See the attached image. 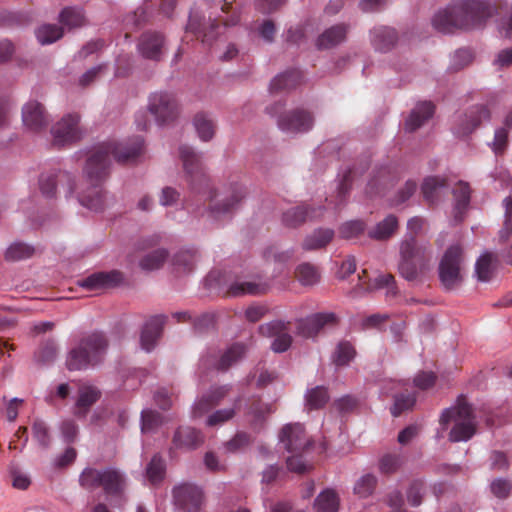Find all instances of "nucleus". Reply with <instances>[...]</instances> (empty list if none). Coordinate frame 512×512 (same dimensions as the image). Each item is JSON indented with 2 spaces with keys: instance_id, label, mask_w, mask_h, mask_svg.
<instances>
[{
  "instance_id": "f8f14e48",
  "label": "nucleus",
  "mask_w": 512,
  "mask_h": 512,
  "mask_svg": "<svg viewBox=\"0 0 512 512\" xmlns=\"http://www.w3.org/2000/svg\"><path fill=\"white\" fill-rule=\"evenodd\" d=\"M173 499L179 511L198 512L203 503V492L196 485L183 483L173 489Z\"/></svg>"
},
{
  "instance_id": "a211bd4d",
  "label": "nucleus",
  "mask_w": 512,
  "mask_h": 512,
  "mask_svg": "<svg viewBox=\"0 0 512 512\" xmlns=\"http://www.w3.org/2000/svg\"><path fill=\"white\" fill-rule=\"evenodd\" d=\"M164 37L157 32L144 33L138 42V50L142 57L159 61L164 52Z\"/></svg>"
},
{
  "instance_id": "b1692460",
  "label": "nucleus",
  "mask_w": 512,
  "mask_h": 512,
  "mask_svg": "<svg viewBox=\"0 0 512 512\" xmlns=\"http://www.w3.org/2000/svg\"><path fill=\"white\" fill-rule=\"evenodd\" d=\"M163 325L164 320L161 316L152 317L146 322L140 336V343L143 350L150 352L155 347L161 335Z\"/></svg>"
},
{
  "instance_id": "bb28decb",
  "label": "nucleus",
  "mask_w": 512,
  "mask_h": 512,
  "mask_svg": "<svg viewBox=\"0 0 512 512\" xmlns=\"http://www.w3.org/2000/svg\"><path fill=\"white\" fill-rule=\"evenodd\" d=\"M373 47L381 52L390 50L397 41V33L394 28L388 26H376L371 32Z\"/></svg>"
},
{
  "instance_id": "f03ea898",
  "label": "nucleus",
  "mask_w": 512,
  "mask_h": 512,
  "mask_svg": "<svg viewBox=\"0 0 512 512\" xmlns=\"http://www.w3.org/2000/svg\"><path fill=\"white\" fill-rule=\"evenodd\" d=\"M108 349V340L101 332L83 336L79 344L70 350L66 366L70 371L84 370L99 364Z\"/></svg>"
},
{
  "instance_id": "09e8293b",
  "label": "nucleus",
  "mask_w": 512,
  "mask_h": 512,
  "mask_svg": "<svg viewBox=\"0 0 512 512\" xmlns=\"http://www.w3.org/2000/svg\"><path fill=\"white\" fill-rule=\"evenodd\" d=\"M60 22L68 29L80 27L85 19L82 11L78 8H65L60 13Z\"/></svg>"
},
{
  "instance_id": "37998d69",
  "label": "nucleus",
  "mask_w": 512,
  "mask_h": 512,
  "mask_svg": "<svg viewBox=\"0 0 512 512\" xmlns=\"http://www.w3.org/2000/svg\"><path fill=\"white\" fill-rule=\"evenodd\" d=\"M296 277L302 285L311 286L320 280V273L316 266L302 263L296 269Z\"/></svg>"
},
{
  "instance_id": "4468645a",
  "label": "nucleus",
  "mask_w": 512,
  "mask_h": 512,
  "mask_svg": "<svg viewBox=\"0 0 512 512\" xmlns=\"http://www.w3.org/2000/svg\"><path fill=\"white\" fill-rule=\"evenodd\" d=\"M280 443L290 453H301L310 444L301 424H287L279 434Z\"/></svg>"
},
{
  "instance_id": "e433bc0d",
  "label": "nucleus",
  "mask_w": 512,
  "mask_h": 512,
  "mask_svg": "<svg viewBox=\"0 0 512 512\" xmlns=\"http://www.w3.org/2000/svg\"><path fill=\"white\" fill-rule=\"evenodd\" d=\"M36 249L24 242H14L8 246L5 251V259L10 262H16L28 259L35 254Z\"/></svg>"
},
{
  "instance_id": "473e14b6",
  "label": "nucleus",
  "mask_w": 512,
  "mask_h": 512,
  "mask_svg": "<svg viewBox=\"0 0 512 512\" xmlns=\"http://www.w3.org/2000/svg\"><path fill=\"white\" fill-rule=\"evenodd\" d=\"M446 188V180L438 176L427 177L421 186L424 199L431 203H437Z\"/></svg>"
},
{
  "instance_id": "1a4fd4ad",
  "label": "nucleus",
  "mask_w": 512,
  "mask_h": 512,
  "mask_svg": "<svg viewBox=\"0 0 512 512\" xmlns=\"http://www.w3.org/2000/svg\"><path fill=\"white\" fill-rule=\"evenodd\" d=\"M179 157L182 161L186 181L191 188L198 191L208 182L201 158L187 145L179 147Z\"/></svg>"
},
{
  "instance_id": "6e6d98bb",
  "label": "nucleus",
  "mask_w": 512,
  "mask_h": 512,
  "mask_svg": "<svg viewBox=\"0 0 512 512\" xmlns=\"http://www.w3.org/2000/svg\"><path fill=\"white\" fill-rule=\"evenodd\" d=\"M365 230L364 222L360 220H352L343 223L339 228V234L342 238L351 239L362 234Z\"/></svg>"
},
{
  "instance_id": "ddd939ff",
  "label": "nucleus",
  "mask_w": 512,
  "mask_h": 512,
  "mask_svg": "<svg viewBox=\"0 0 512 512\" xmlns=\"http://www.w3.org/2000/svg\"><path fill=\"white\" fill-rule=\"evenodd\" d=\"M244 198V190L240 186H233L221 195L214 196V204L208 210V217L218 220L230 213Z\"/></svg>"
},
{
  "instance_id": "cd10ccee",
  "label": "nucleus",
  "mask_w": 512,
  "mask_h": 512,
  "mask_svg": "<svg viewBox=\"0 0 512 512\" xmlns=\"http://www.w3.org/2000/svg\"><path fill=\"white\" fill-rule=\"evenodd\" d=\"M228 393V388L218 387L210 392L204 394L197 399L193 406V416L201 417L204 413L209 411L213 406L217 405Z\"/></svg>"
},
{
  "instance_id": "0eeeda50",
  "label": "nucleus",
  "mask_w": 512,
  "mask_h": 512,
  "mask_svg": "<svg viewBox=\"0 0 512 512\" xmlns=\"http://www.w3.org/2000/svg\"><path fill=\"white\" fill-rule=\"evenodd\" d=\"M462 263V248L459 245H451L445 251L439 264V277L445 288L452 289L461 283Z\"/></svg>"
},
{
  "instance_id": "72a5a7b5",
  "label": "nucleus",
  "mask_w": 512,
  "mask_h": 512,
  "mask_svg": "<svg viewBox=\"0 0 512 512\" xmlns=\"http://www.w3.org/2000/svg\"><path fill=\"white\" fill-rule=\"evenodd\" d=\"M454 195V218L456 221L463 219V213L469 205L471 190L468 183L459 181L453 188Z\"/></svg>"
},
{
  "instance_id": "0e129e2a",
  "label": "nucleus",
  "mask_w": 512,
  "mask_h": 512,
  "mask_svg": "<svg viewBox=\"0 0 512 512\" xmlns=\"http://www.w3.org/2000/svg\"><path fill=\"white\" fill-rule=\"evenodd\" d=\"M497 70L506 69L512 66V47L498 51L492 62Z\"/></svg>"
},
{
  "instance_id": "774afa93",
  "label": "nucleus",
  "mask_w": 512,
  "mask_h": 512,
  "mask_svg": "<svg viewBox=\"0 0 512 512\" xmlns=\"http://www.w3.org/2000/svg\"><path fill=\"white\" fill-rule=\"evenodd\" d=\"M417 184L414 181H407L403 188H401L395 199L393 200V205H399L407 201L416 191Z\"/></svg>"
},
{
  "instance_id": "bf43d9fd",
  "label": "nucleus",
  "mask_w": 512,
  "mask_h": 512,
  "mask_svg": "<svg viewBox=\"0 0 512 512\" xmlns=\"http://www.w3.org/2000/svg\"><path fill=\"white\" fill-rule=\"evenodd\" d=\"M355 350L348 342H341L335 351L334 361L337 365H346L353 359Z\"/></svg>"
},
{
  "instance_id": "5fc2aeb1",
  "label": "nucleus",
  "mask_w": 512,
  "mask_h": 512,
  "mask_svg": "<svg viewBox=\"0 0 512 512\" xmlns=\"http://www.w3.org/2000/svg\"><path fill=\"white\" fill-rule=\"evenodd\" d=\"M141 419V431L143 433L152 432L162 424L161 415L151 409L143 410Z\"/></svg>"
},
{
  "instance_id": "c756f323",
  "label": "nucleus",
  "mask_w": 512,
  "mask_h": 512,
  "mask_svg": "<svg viewBox=\"0 0 512 512\" xmlns=\"http://www.w3.org/2000/svg\"><path fill=\"white\" fill-rule=\"evenodd\" d=\"M434 114V105L431 102H421L412 110L406 120V130L413 132L428 121Z\"/></svg>"
},
{
  "instance_id": "c03bdc74",
  "label": "nucleus",
  "mask_w": 512,
  "mask_h": 512,
  "mask_svg": "<svg viewBox=\"0 0 512 512\" xmlns=\"http://www.w3.org/2000/svg\"><path fill=\"white\" fill-rule=\"evenodd\" d=\"M329 400L327 390L322 386H317L306 392V407L310 410L322 408Z\"/></svg>"
},
{
  "instance_id": "412c9836",
  "label": "nucleus",
  "mask_w": 512,
  "mask_h": 512,
  "mask_svg": "<svg viewBox=\"0 0 512 512\" xmlns=\"http://www.w3.org/2000/svg\"><path fill=\"white\" fill-rule=\"evenodd\" d=\"M336 315L332 312H323L313 314L299 322L298 333L305 338H311L326 325L334 324Z\"/></svg>"
},
{
  "instance_id": "13d9d810",
  "label": "nucleus",
  "mask_w": 512,
  "mask_h": 512,
  "mask_svg": "<svg viewBox=\"0 0 512 512\" xmlns=\"http://www.w3.org/2000/svg\"><path fill=\"white\" fill-rule=\"evenodd\" d=\"M416 398L414 394H401L395 397L394 405L391 408L393 416H399L403 411H406L413 407Z\"/></svg>"
},
{
  "instance_id": "052dcab7",
  "label": "nucleus",
  "mask_w": 512,
  "mask_h": 512,
  "mask_svg": "<svg viewBox=\"0 0 512 512\" xmlns=\"http://www.w3.org/2000/svg\"><path fill=\"white\" fill-rule=\"evenodd\" d=\"M197 254L195 251H180L175 255L174 262L178 267H182L184 271H191L196 263Z\"/></svg>"
},
{
  "instance_id": "f257e3e1",
  "label": "nucleus",
  "mask_w": 512,
  "mask_h": 512,
  "mask_svg": "<svg viewBox=\"0 0 512 512\" xmlns=\"http://www.w3.org/2000/svg\"><path fill=\"white\" fill-rule=\"evenodd\" d=\"M143 150L144 141L141 137L133 139L131 145L106 143L99 146L89 156L84 168L86 187L75 192L80 204L93 211L104 210L111 202V197L102 188V183L108 175L110 154L118 162H128L140 156Z\"/></svg>"
},
{
  "instance_id": "4be33fe9",
  "label": "nucleus",
  "mask_w": 512,
  "mask_h": 512,
  "mask_svg": "<svg viewBox=\"0 0 512 512\" xmlns=\"http://www.w3.org/2000/svg\"><path fill=\"white\" fill-rule=\"evenodd\" d=\"M336 315L332 312H323L313 314L299 322L298 333L305 338H311L326 325L334 324Z\"/></svg>"
},
{
  "instance_id": "58836bf2",
  "label": "nucleus",
  "mask_w": 512,
  "mask_h": 512,
  "mask_svg": "<svg viewBox=\"0 0 512 512\" xmlns=\"http://www.w3.org/2000/svg\"><path fill=\"white\" fill-rule=\"evenodd\" d=\"M245 355V347L242 344H233L220 357L217 363L218 370H227L233 364L241 360Z\"/></svg>"
},
{
  "instance_id": "423d86ee",
  "label": "nucleus",
  "mask_w": 512,
  "mask_h": 512,
  "mask_svg": "<svg viewBox=\"0 0 512 512\" xmlns=\"http://www.w3.org/2000/svg\"><path fill=\"white\" fill-rule=\"evenodd\" d=\"M147 109L159 124L174 121L180 112L176 96L167 91H155L148 98Z\"/></svg>"
},
{
  "instance_id": "a19ab883",
  "label": "nucleus",
  "mask_w": 512,
  "mask_h": 512,
  "mask_svg": "<svg viewBox=\"0 0 512 512\" xmlns=\"http://www.w3.org/2000/svg\"><path fill=\"white\" fill-rule=\"evenodd\" d=\"M317 216L318 215H311L306 207L298 206L284 212L283 222L286 226L296 227L305 222L308 218Z\"/></svg>"
},
{
  "instance_id": "8fccbe9b",
  "label": "nucleus",
  "mask_w": 512,
  "mask_h": 512,
  "mask_svg": "<svg viewBox=\"0 0 512 512\" xmlns=\"http://www.w3.org/2000/svg\"><path fill=\"white\" fill-rule=\"evenodd\" d=\"M492 260L493 255L489 252H485L478 258L475 264V273L480 281L490 280L492 275Z\"/></svg>"
},
{
  "instance_id": "7c9ffc66",
  "label": "nucleus",
  "mask_w": 512,
  "mask_h": 512,
  "mask_svg": "<svg viewBox=\"0 0 512 512\" xmlns=\"http://www.w3.org/2000/svg\"><path fill=\"white\" fill-rule=\"evenodd\" d=\"M173 443L178 448L193 449L203 443V436L194 428L181 427L175 432Z\"/></svg>"
},
{
  "instance_id": "9d476101",
  "label": "nucleus",
  "mask_w": 512,
  "mask_h": 512,
  "mask_svg": "<svg viewBox=\"0 0 512 512\" xmlns=\"http://www.w3.org/2000/svg\"><path fill=\"white\" fill-rule=\"evenodd\" d=\"M60 185L66 198L72 197L76 192V181L72 174L66 171L43 173L39 179V187L43 196L52 198Z\"/></svg>"
},
{
  "instance_id": "338daca9",
  "label": "nucleus",
  "mask_w": 512,
  "mask_h": 512,
  "mask_svg": "<svg viewBox=\"0 0 512 512\" xmlns=\"http://www.w3.org/2000/svg\"><path fill=\"white\" fill-rule=\"evenodd\" d=\"M180 193L172 187H164L159 196V203L162 206H173L178 203Z\"/></svg>"
},
{
  "instance_id": "de8ad7c7",
  "label": "nucleus",
  "mask_w": 512,
  "mask_h": 512,
  "mask_svg": "<svg viewBox=\"0 0 512 512\" xmlns=\"http://www.w3.org/2000/svg\"><path fill=\"white\" fill-rule=\"evenodd\" d=\"M63 35L62 28L57 25L46 24L36 30V37L42 45L51 44Z\"/></svg>"
},
{
  "instance_id": "6ab92c4d",
  "label": "nucleus",
  "mask_w": 512,
  "mask_h": 512,
  "mask_svg": "<svg viewBox=\"0 0 512 512\" xmlns=\"http://www.w3.org/2000/svg\"><path fill=\"white\" fill-rule=\"evenodd\" d=\"M22 121L31 131H39L48 124V117L41 103L29 101L22 108Z\"/></svg>"
},
{
  "instance_id": "4c0bfd02",
  "label": "nucleus",
  "mask_w": 512,
  "mask_h": 512,
  "mask_svg": "<svg viewBox=\"0 0 512 512\" xmlns=\"http://www.w3.org/2000/svg\"><path fill=\"white\" fill-rule=\"evenodd\" d=\"M339 499L337 494L330 489L321 492L314 502L315 512H337Z\"/></svg>"
},
{
  "instance_id": "69168bd1",
  "label": "nucleus",
  "mask_w": 512,
  "mask_h": 512,
  "mask_svg": "<svg viewBox=\"0 0 512 512\" xmlns=\"http://www.w3.org/2000/svg\"><path fill=\"white\" fill-rule=\"evenodd\" d=\"M512 491L509 480L498 478L491 483V492L498 498H506Z\"/></svg>"
},
{
  "instance_id": "5701e85b",
  "label": "nucleus",
  "mask_w": 512,
  "mask_h": 512,
  "mask_svg": "<svg viewBox=\"0 0 512 512\" xmlns=\"http://www.w3.org/2000/svg\"><path fill=\"white\" fill-rule=\"evenodd\" d=\"M270 288L268 282L261 280L260 278L237 280L233 282L229 287V293L232 296H243V295H261L266 293Z\"/></svg>"
},
{
  "instance_id": "a18cd8bd",
  "label": "nucleus",
  "mask_w": 512,
  "mask_h": 512,
  "mask_svg": "<svg viewBox=\"0 0 512 512\" xmlns=\"http://www.w3.org/2000/svg\"><path fill=\"white\" fill-rule=\"evenodd\" d=\"M168 253L165 249H156L146 254L139 262L143 270L151 271L159 269L166 261Z\"/></svg>"
},
{
  "instance_id": "c85d7f7f",
  "label": "nucleus",
  "mask_w": 512,
  "mask_h": 512,
  "mask_svg": "<svg viewBox=\"0 0 512 512\" xmlns=\"http://www.w3.org/2000/svg\"><path fill=\"white\" fill-rule=\"evenodd\" d=\"M489 118V111L483 106L472 108L463 118L459 121V127L456 133L459 136H465L471 133L482 120Z\"/></svg>"
},
{
  "instance_id": "2f4dec72",
  "label": "nucleus",
  "mask_w": 512,
  "mask_h": 512,
  "mask_svg": "<svg viewBox=\"0 0 512 512\" xmlns=\"http://www.w3.org/2000/svg\"><path fill=\"white\" fill-rule=\"evenodd\" d=\"M333 237L334 231L332 229H317L305 237L302 248L306 251L322 249L332 241Z\"/></svg>"
},
{
  "instance_id": "f704fd0d",
  "label": "nucleus",
  "mask_w": 512,
  "mask_h": 512,
  "mask_svg": "<svg viewBox=\"0 0 512 512\" xmlns=\"http://www.w3.org/2000/svg\"><path fill=\"white\" fill-rule=\"evenodd\" d=\"M347 26L338 24L324 31L318 38L317 44L320 48H331L343 42L347 34Z\"/></svg>"
},
{
  "instance_id": "c9c22d12",
  "label": "nucleus",
  "mask_w": 512,
  "mask_h": 512,
  "mask_svg": "<svg viewBox=\"0 0 512 512\" xmlns=\"http://www.w3.org/2000/svg\"><path fill=\"white\" fill-rule=\"evenodd\" d=\"M398 228V220L394 215H388L379 222L368 235L370 238L382 241L389 239Z\"/></svg>"
},
{
  "instance_id": "dca6fc26",
  "label": "nucleus",
  "mask_w": 512,
  "mask_h": 512,
  "mask_svg": "<svg viewBox=\"0 0 512 512\" xmlns=\"http://www.w3.org/2000/svg\"><path fill=\"white\" fill-rule=\"evenodd\" d=\"M433 27L442 33H450L455 28L463 27V18H461L460 11L457 9V2L444 9H440L435 13L432 18Z\"/></svg>"
},
{
  "instance_id": "39448f33",
  "label": "nucleus",
  "mask_w": 512,
  "mask_h": 512,
  "mask_svg": "<svg viewBox=\"0 0 512 512\" xmlns=\"http://www.w3.org/2000/svg\"><path fill=\"white\" fill-rule=\"evenodd\" d=\"M399 272L407 280H414L427 269L431 256L425 246L418 245L410 236L401 243Z\"/></svg>"
},
{
  "instance_id": "4d7b16f0",
  "label": "nucleus",
  "mask_w": 512,
  "mask_h": 512,
  "mask_svg": "<svg viewBox=\"0 0 512 512\" xmlns=\"http://www.w3.org/2000/svg\"><path fill=\"white\" fill-rule=\"evenodd\" d=\"M382 288H386V296H394L396 294L394 277L392 275L386 274L377 277L366 289L372 291Z\"/></svg>"
},
{
  "instance_id": "20e7f679",
  "label": "nucleus",
  "mask_w": 512,
  "mask_h": 512,
  "mask_svg": "<svg viewBox=\"0 0 512 512\" xmlns=\"http://www.w3.org/2000/svg\"><path fill=\"white\" fill-rule=\"evenodd\" d=\"M79 484L88 491L102 488L105 494L116 495L123 491L125 478L119 470L112 467L104 469L88 467L80 474Z\"/></svg>"
},
{
  "instance_id": "aec40b11",
  "label": "nucleus",
  "mask_w": 512,
  "mask_h": 512,
  "mask_svg": "<svg viewBox=\"0 0 512 512\" xmlns=\"http://www.w3.org/2000/svg\"><path fill=\"white\" fill-rule=\"evenodd\" d=\"M336 315L332 312H323L313 314L299 322L298 333L305 338H311L326 325L334 324Z\"/></svg>"
},
{
  "instance_id": "ea45409f",
  "label": "nucleus",
  "mask_w": 512,
  "mask_h": 512,
  "mask_svg": "<svg viewBox=\"0 0 512 512\" xmlns=\"http://www.w3.org/2000/svg\"><path fill=\"white\" fill-rule=\"evenodd\" d=\"M270 413L271 407L269 404L260 401L253 402L247 414L250 425L255 429L261 427Z\"/></svg>"
},
{
  "instance_id": "f3484780",
  "label": "nucleus",
  "mask_w": 512,
  "mask_h": 512,
  "mask_svg": "<svg viewBox=\"0 0 512 512\" xmlns=\"http://www.w3.org/2000/svg\"><path fill=\"white\" fill-rule=\"evenodd\" d=\"M279 128L287 133L306 132L313 126V118L304 110H294L281 115Z\"/></svg>"
},
{
  "instance_id": "603ef678",
  "label": "nucleus",
  "mask_w": 512,
  "mask_h": 512,
  "mask_svg": "<svg viewBox=\"0 0 512 512\" xmlns=\"http://www.w3.org/2000/svg\"><path fill=\"white\" fill-rule=\"evenodd\" d=\"M377 484V479L374 475L366 474L360 477L354 485V493L361 498L370 496Z\"/></svg>"
},
{
  "instance_id": "e2e57ef3",
  "label": "nucleus",
  "mask_w": 512,
  "mask_h": 512,
  "mask_svg": "<svg viewBox=\"0 0 512 512\" xmlns=\"http://www.w3.org/2000/svg\"><path fill=\"white\" fill-rule=\"evenodd\" d=\"M234 415H235L234 408L220 409V410H217L214 413H212L207 418L206 423L208 426H215V425L223 424L226 421L232 419L234 417Z\"/></svg>"
},
{
  "instance_id": "9b49d317",
  "label": "nucleus",
  "mask_w": 512,
  "mask_h": 512,
  "mask_svg": "<svg viewBox=\"0 0 512 512\" xmlns=\"http://www.w3.org/2000/svg\"><path fill=\"white\" fill-rule=\"evenodd\" d=\"M53 144L59 147L79 141L83 131L79 126V116L68 114L58 121L51 129Z\"/></svg>"
},
{
  "instance_id": "680f3d73",
  "label": "nucleus",
  "mask_w": 512,
  "mask_h": 512,
  "mask_svg": "<svg viewBox=\"0 0 512 512\" xmlns=\"http://www.w3.org/2000/svg\"><path fill=\"white\" fill-rule=\"evenodd\" d=\"M505 208L504 226L500 231V238L506 240L512 234V198L506 197L503 200Z\"/></svg>"
},
{
  "instance_id": "393cba45",
  "label": "nucleus",
  "mask_w": 512,
  "mask_h": 512,
  "mask_svg": "<svg viewBox=\"0 0 512 512\" xmlns=\"http://www.w3.org/2000/svg\"><path fill=\"white\" fill-rule=\"evenodd\" d=\"M101 396V392L92 385H83L78 390V398L75 403L74 414L78 418H85L90 407L93 406Z\"/></svg>"
},
{
  "instance_id": "864d4df0",
  "label": "nucleus",
  "mask_w": 512,
  "mask_h": 512,
  "mask_svg": "<svg viewBox=\"0 0 512 512\" xmlns=\"http://www.w3.org/2000/svg\"><path fill=\"white\" fill-rule=\"evenodd\" d=\"M251 443V437L245 432H238L232 439L224 444L228 453H237L246 449Z\"/></svg>"
},
{
  "instance_id": "a878e982",
  "label": "nucleus",
  "mask_w": 512,
  "mask_h": 512,
  "mask_svg": "<svg viewBox=\"0 0 512 512\" xmlns=\"http://www.w3.org/2000/svg\"><path fill=\"white\" fill-rule=\"evenodd\" d=\"M121 279V274L116 271L108 273L99 272L79 281V285L88 291H97L102 288L110 287L121 281Z\"/></svg>"
},
{
  "instance_id": "6e6552de",
  "label": "nucleus",
  "mask_w": 512,
  "mask_h": 512,
  "mask_svg": "<svg viewBox=\"0 0 512 512\" xmlns=\"http://www.w3.org/2000/svg\"><path fill=\"white\" fill-rule=\"evenodd\" d=\"M457 9L463 18V27L476 26L494 16L496 6L490 0H456Z\"/></svg>"
},
{
  "instance_id": "49530a36",
  "label": "nucleus",
  "mask_w": 512,
  "mask_h": 512,
  "mask_svg": "<svg viewBox=\"0 0 512 512\" xmlns=\"http://www.w3.org/2000/svg\"><path fill=\"white\" fill-rule=\"evenodd\" d=\"M194 126L201 140L209 141L214 136L215 125L204 113H198L195 116Z\"/></svg>"
},
{
  "instance_id": "2eb2a0df",
  "label": "nucleus",
  "mask_w": 512,
  "mask_h": 512,
  "mask_svg": "<svg viewBox=\"0 0 512 512\" xmlns=\"http://www.w3.org/2000/svg\"><path fill=\"white\" fill-rule=\"evenodd\" d=\"M259 332L265 337L274 338L271 349L276 353L285 352L292 343V337L282 321H273L259 326Z\"/></svg>"
},
{
  "instance_id": "79ce46f5",
  "label": "nucleus",
  "mask_w": 512,
  "mask_h": 512,
  "mask_svg": "<svg viewBox=\"0 0 512 512\" xmlns=\"http://www.w3.org/2000/svg\"><path fill=\"white\" fill-rule=\"evenodd\" d=\"M300 77V73L296 70L279 74L271 81L270 89L272 91L291 89L297 85Z\"/></svg>"
},
{
  "instance_id": "7ed1b4c3",
  "label": "nucleus",
  "mask_w": 512,
  "mask_h": 512,
  "mask_svg": "<svg viewBox=\"0 0 512 512\" xmlns=\"http://www.w3.org/2000/svg\"><path fill=\"white\" fill-rule=\"evenodd\" d=\"M452 422L453 427L449 433L451 442L468 441L476 433V421L473 416L472 407L459 401L455 406L445 409L440 417V425L443 430L447 429Z\"/></svg>"
},
{
  "instance_id": "3c124183",
  "label": "nucleus",
  "mask_w": 512,
  "mask_h": 512,
  "mask_svg": "<svg viewBox=\"0 0 512 512\" xmlns=\"http://www.w3.org/2000/svg\"><path fill=\"white\" fill-rule=\"evenodd\" d=\"M165 474V464L162 458L158 455H155L146 468V476L148 480L152 483L160 482Z\"/></svg>"
}]
</instances>
